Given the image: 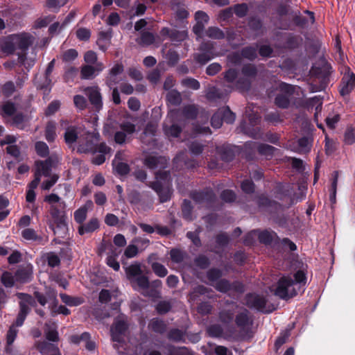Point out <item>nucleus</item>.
I'll return each instance as SVG.
<instances>
[{
  "instance_id": "54",
  "label": "nucleus",
  "mask_w": 355,
  "mask_h": 355,
  "mask_svg": "<svg viewBox=\"0 0 355 355\" xmlns=\"http://www.w3.org/2000/svg\"><path fill=\"white\" fill-rule=\"evenodd\" d=\"M241 73L245 78H255L257 75V69L252 64H246L243 66Z\"/></svg>"
},
{
  "instance_id": "46",
  "label": "nucleus",
  "mask_w": 355,
  "mask_h": 355,
  "mask_svg": "<svg viewBox=\"0 0 355 355\" xmlns=\"http://www.w3.org/2000/svg\"><path fill=\"white\" fill-rule=\"evenodd\" d=\"M264 120L267 123H271L274 125H276L277 124L280 123L284 121L278 111L268 112L265 115Z\"/></svg>"
},
{
  "instance_id": "51",
  "label": "nucleus",
  "mask_w": 355,
  "mask_h": 355,
  "mask_svg": "<svg viewBox=\"0 0 355 355\" xmlns=\"http://www.w3.org/2000/svg\"><path fill=\"white\" fill-rule=\"evenodd\" d=\"M257 46H248L242 49L241 55L243 58L250 60H254L257 57Z\"/></svg>"
},
{
  "instance_id": "6",
  "label": "nucleus",
  "mask_w": 355,
  "mask_h": 355,
  "mask_svg": "<svg viewBox=\"0 0 355 355\" xmlns=\"http://www.w3.org/2000/svg\"><path fill=\"white\" fill-rule=\"evenodd\" d=\"M199 53L194 55V60L201 65L207 64L218 55L215 53V43L211 41L202 42L198 48Z\"/></svg>"
},
{
  "instance_id": "48",
  "label": "nucleus",
  "mask_w": 355,
  "mask_h": 355,
  "mask_svg": "<svg viewBox=\"0 0 355 355\" xmlns=\"http://www.w3.org/2000/svg\"><path fill=\"white\" fill-rule=\"evenodd\" d=\"M338 173L334 171V175L332 178L331 187L329 189V200L331 203H336V191L338 184Z\"/></svg>"
},
{
  "instance_id": "47",
  "label": "nucleus",
  "mask_w": 355,
  "mask_h": 355,
  "mask_svg": "<svg viewBox=\"0 0 355 355\" xmlns=\"http://www.w3.org/2000/svg\"><path fill=\"white\" fill-rule=\"evenodd\" d=\"M249 28L256 33H259L263 28L262 20L257 17H251L248 21Z\"/></svg>"
},
{
  "instance_id": "24",
  "label": "nucleus",
  "mask_w": 355,
  "mask_h": 355,
  "mask_svg": "<svg viewBox=\"0 0 355 355\" xmlns=\"http://www.w3.org/2000/svg\"><path fill=\"white\" fill-rule=\"evenodd\" d=\"M102 69V64H98L96 67L90 64L83 65L80 69V77L85 80L92 79L95 77L96 72L98 73Z\"/></svg>"
},
{
  "instance_id": "13",
  "label": "nucleus",
  "mask_w": 355,
  "mask_h": 355,
  "mask_svg": "<svg viewBox=\"0 0 355 355\" xmlns=\"http://www.w3.org/2000/svg\"><path fill=\"white\" fill-rule=\"evenodd\" d=\"M21 234L24 240L34 242L37 245H44L49 241L48 236L38 234L36 230L31 227L24 229Z\"/></svg>"
},
{
  "instance_id": "45",
  "label": "nucleus",
  "mask_w": 355,
  "mask_h": 355,
  "mask_svg": "<svg viewBox=\"0 0 355 355\" xmlns=\"http://www.w3.org/2000/svg\"><path fill=\"white\" fill-rule=\"evenodd\" d=\"M235 318L234 311L230 309L222 310L219 313V320L223 324H229Z\"/></svg>"
},
{
  "instance_id": "5",
  "label": "nucleus",
  "mask_w": 355,
  "mask_h": 355,
  "mask_svg": "<svg viewBox=\"0 0 355 355\" xmlns=\"http://www.w3.org/2000/svg\"><path fill=\"white\" fill-rule=\"evenodd\" d=\"M294 285V281L291 276H282L280 277L276 285H272L270 290L273 294L282 300H288L291 298L295 295H297V292L295 289L289 293V288Z\"/></svg>"
},
{
  "instance_id": "17",
  "label": "nucleus",
  "mask_w": 355,
  "mask_h": 355,
  "mask_svg": "<svg viewBox=\"0 0 355 355\" xmlns=\"http://www.w3.org/2000/svg\"><path fill=\"white\" fill-rule=\"evenodd\" d=\"M138 226L142 230L143 232L147 234H153L156 232L161 236H168L172 234V230L167 226H162L156 224L155 226L150 225L139 223Z\"/></svg>"
},
{
  "instance_id": "49",
  "label": "nucleus",
  "mask_w": 355,
  "mask_h": 355,
  "mask_svg": "<svg viewBox=\"0 0 355 355\" xmlns=\"http://www.w3.org/2000/svg\"><path fill=\"white\" fill-rule=\"evenodd\" d=\"M222 117L223 122H225L227 124H232L236 119L235 114L232 112L228 106L219 110Z\"/></svg>"
},
{
  "instance_id": "19",
  "label": "nucleus",
  "mask_w": 355,
  "mask_h": 355,
  "mask_svg": "<svg viewBox=\"0 0 355 355\" xmlns=\"http://www.w3.org/2000/svg\"><path fill=\"white\" fill-rule=\"evenodd\" d=\"M258 240L265 245H270L272 243L275 245H277V241H280V238L275 232L265 230L259 232Z\"/></svg>"
},
{
  "instance_id": "55",
  "label": "nucleus",
  "mask_w": 355,
  "mask_h": 355,
  "mask_svg": "<svg viewBox=\"0 0 355 355\" xmlns=\"http://www.w3.org/2000/svg\"><path fill=\"white\" fill-rule=\"evenodd\" d=\"M36 153L41 157H46L49 155V148L44 141H37L35 144Z\"/></svg>"
},
{
  "instance_id": "15",
  "label": "nucleus",
  "mask_w": 355,
  "mask_h": 355,
  "mask_svg": "<svg viewBox=\"0 0 355 355\" xmlns=\"http://www.w3.org/2000/svg\"><path fill=\"white\" fill-rule=\"evenodd\" d=\"M355 88V74L353 72L345 74L339 85V93L343 96L349 95Z\"/></svg>"
},
{
  "instance_id": "52",
  "label": "nucleus",
  "mask_w": 355,
  "mask_h": 355,
  "mask_svg": "<svg viewBox=\"0 0 355 355\" xmlns=\"http://www.w3.org/2000/svg\"><path fill=\"white\" fill-rule=\"evenodd\" d=\"M241 189L246 194H252L256 189V185L252 180L245 179L241 182Z\"/></svg>"
},
{
  "instance_id": "8",
  "label": "nucleus",
  "mask_w": 355,
  "mask_h": 355,
  "mask_svg": "<svg viewBox=\"0 0 355 355\" xmlns=\"http://www.w3.org/2000/svg\"><path fill=\"white\" fill-rule=\"evenodd\" d=\"M214 288L216 291L222 293L233 291L238 294H243L245 291V286L242 282L236 280L231 282L227 279L219 280L214 285Z\"/></svg>"
},
{
  "instance_id": "20",
  "label": "nucleus",
  "mask_w": 355,
  "mask_h": 355,
  "mask_svg": "<svg viewBox=\"0 0 355 355\" xmlns=\"http://www.w3.org/2000/svg\"><path fill=\"white\" fill-rule=\"evenodd\" d=\"M55 60L53 59L47 65L44 72V80L42 83H36L35 85L39 89H51L52 85V80L51 78V73L55 67Z\"/></svg>"
},
{
  "instance_id": "2",
  "label": "nucleus",
  "mask_w": 355,
  "mask_h": 355,
  "mask_svg": "<svg viewBox=\"0 0 355 355\" xmlns=\"http://www.w3.org/2000/svg\"><path fill=\"white\" fill-rule=\"evenodd\" d=\"M298 88L296 85L280 82L277 87V93L274 99L275 105L280 109H288L291 103L297 105L296 98L293 96Z\"/></svg>"
},
{
  "instance_id": "44",
  "label": "nucleus",
  "mask_w": 355,
  "mask_h": 355,
  "mask_svg": "<svg viewBox=\"0 0 355 355\" xmlns=\"http://www.w3.org/2000/svg\"><path fill=\"white\" fill-rule=\"evenodd\" d=\"M206 35L211 39L222 40L225 37V33L216 26H210L206 30Z\"/></svg>"
},
{
  "instance_id": "34",
  "label": "nucleus",
  "mask_w": 355,
  "mask_h": 355,
  "mask_svg": "<svg viewBox=\"0 0 355 355\" xmlns=\"http://www.w3.org/2000/svg\"><path fill=\"white\" fill-rule=\"evenodd\" d=\"M155 37L153 33L148 31H141L140 37L136 40L137 44L142 46H148L154 44Z\"/></svg>"
},
{
  "instance_id": "9",
  "label": "nucleus",
  "mask_w": 355,
  "mask_h": 355,
  "mask_svg": "<svg viewBox=\"0 0 355 355\" xmlns=\"http://www.w3.org/2000/svg\"><path fill=\"white\" fill-rule=\"evenodd\" d=\"M255 200L259 209H263L270 214H277L282 208L281 203L270 198L266 193L257 195Z\"/></svg>"
},
{
  "instance_id": "58",
  "label": "nucleus",
  "mask_w": 355,
  "mask_h": 355,
  "mask_svg": "<svg viewBox=\"0 0 355 355\" xmlns=\"http://www.w3.org/2000/svg\"><path fill=\"white\" fill-rule=\"evenodd\" d=\"M151 268L153 272L159 277H164L168 274L167 268L159 262H153L151 264Z\"/></svg>"
},
{
  "instance_id": "11",
  "label": "nucleus",
  "mask_w": 355,
  "mask_h": 355,
  "mask_svg": "<svg viewBox=\"0 0 355 355\" xmlns=\"http://www.w3.org/2000/svg\"><path fill=\"white\" fill-rule=\"evenodd\" d=\"M190 198L197 204H212L215 202L216 196L211 188L207 187L202 190L193 191L190 193Z\"/></svg>"
},
{
  "instance_id": "38",
  "label": "nucleus",
  "mask_w": 355,
  "mask_h": 355,
  "mask_svg": "<svg viewBox=\"0 0 355 355\" xmlns=\"http://www.w3.org/2000/svg\"><path fill=\"white\" fill-rule=\"evenodd\" d=\"M56 126L54 121H49L45 128V138L49 143L53 142L56 138Z\"/></svg>"
},
{
  "instance_id": "26",
  "label": "nucleus",
  "mask_w": 355,
  "mask_h": 355,
  "mask_svg": "<svg viewBox=\"0 0 355 355\" xmlns=\"http://www.w3.org/2000/svg\"><path fill=\"white\" fill-rule=\"evenodd\" d=\"M145 165L150 169H156L157 168H165L166 165V159L162 156H148L145 159Z\"/></svg>"
},
{
  "instance_id": "43",
  "label": "nucleus",
  "mask_w": 355,
  "mask_h": 355,
  "mask_svg": "<svg viewBox=\"0 0 355 355\" xmlns=\"http://www.w3.org/2000/svg\"><path fill=\"white\" fill-rule=\"evenodd\" d=\"M166 101L171 105L178 106L182 103L181 94L178 90L172 89L167 93Z\"/></svg>"
},
{
  "instance_id": "1",
  "label": "nucleus",
  "mask_w": 355,
  "mask_h": 355,
  "mask_svg": "<svg viewBox=\"0 0 355 355\" xmlns=\"http://www.w3.org/2000/svg\"><path fill=\"white\" fill-rule=\"evenodd\" d=\"M100 140L98 132L86 131L80 135L78 145L77 146V153L80 154H95L100 153L107 154L111 148L106 145L105 142L98 144Z\"/></svg>"
},
{
  "instance_id": "39",
  "label": "nucleus",
  "mask_w": 355,
  "mask_h": 355,
  "mask_svg": "<svg viewBox=\"0 0 355 355\" xmlns=\"http://www.w3.org/2000/svg\"><path fill=\"white\" fill-rule=\"evenodd\" d=\"M168 355H193L192 351L187 347H176L168 345L167 348Z\"/></svg>"
},
{
  "instance_id": "10",
  "label": "nucleus",
  "mask_w": 355,
  "mask_h": 355,
  "mask_svg": "<svg viewBox=\"0 0 355 355\" xmlns=\"http://www.w3.org/2000/svg\"><path fill=\"white\" fill-rule=\"evenodd\" d=\"M84 94L88 98L93 108L99 112L103 108V97L98 86H89L84 89Z\"/></svg>"
},
{
  "instance_id": "41",
  "label": "nucleus",
  "mask_w": 355,
  "mask_h": 355,
  "mask_svg": "<svg viewBox=\"0 0 355 355\" xmlns=\"http://www.w3.org/2000/svg\"><path fill=\"white\" fill-rule=\"evenodd\" d=\"M123 71V66L122 64H116L110 71V78L107 80V84L109 87L116 83L114 76L121 74Z\"/></svg>"
},
{
  "instance_id": "42",
  "label": "nucleus",
  "mask_w": 355,
  "mask_h": 355,
  "mask_svg": "<svg viewBox=\"0 0 355 355\" xmlns=\"http://www.w3.org/2000/svg\"><path fill=\"white\" fill-rule=\"evenodd\" d=\"M172 9L175 10V17L178 20H183L189 17L188 10L184 6H182L180 2L173 3Z\"/></svg>"
},
{
  "instance_id": "32",
  "label": "nucleus",
  "mask_w": 355,
  "mask_h": 355,
  "mask_svg": "<svg viewBox=\"0 0 355 355\" xmlns=\"http://www.w3.org/2000/svg\"><path fill=\"white\" fill-rule=\"evenodd\" d=\"M186 331L178 328L171 329L167 334V338L175 343H185Z\"/></svg>"
},
{
  "instance_id": "31",
  "label": "nucleus",
  "mask_w": 355,
  "mask_h": 355,
  "mask_svg": "<svg viewBox=\"0 0 355 355\" xmlns=\"http://www.w3.org/2000/svg\"><path fill=\"white\" fill-rule=\"evenodd\" d=\"M49 228L53 231L55 234H58L61 238H64L68 230L66 219L60 220L53 223V224H50Z\"/></svg>"
},
{
  "instance_id": "61",
  "label": "nucleus",
  "mask_w": 355,
  "mask_h": 355,
  "mask_svg": "<svg viewBox=\"0 0 355 355\" xmlns=\"http://www.w3.org/2000/svg\"><path fill=\"white\" fill-rule=\"evenodd\" d=\"M50 214L53 220V223L59 221L60 220L66 219L67 218L64 212L61 211L56 205L51 206Z\"/></svg>"
},
{
  "instance_id": "28",
  "label": "nucleus",
  "mask_w": 355,
  "mask_h": 355,
  "mask_svg": "<svg viewBox=\"0 0 355 355\" xmlns=\"http://www.w3.org/2000/svg\"><path fill=\"white\" fill-rule=\"evenodd\" d=\"M112 33L111 31H101L98 33V37L96 44L103 52H105L111 42Z\"/></svg>"
},
{
  "instance_id": "16",
  "label": "nucleus",
  "mask_w": 355,
  "mask_h": 355,
  "mask_svg": "<svg viewBox=\"0 0 355 355\" xmlns=\"http://www.w3.org/2000/svg\"><path fill=\"white\" fill-rule=\"evenodd\" d=\"M14 37L17 49L21 51H28L35 42V37L28 33L14 34Z\"/></svg>"
},
{
  "instance_id": "53",
  "label": "nucleus",
  "mask_w": 355,
  "mask_h": 355,
  "mask_svg": "<svg viewBox=\"0 0 355 355\" xmlns=\"http://www.w3.org/2000/svg\"><path fill=\"white\" fill-rule=\"evenodd\" d=\"M206 276L209 281L212 282H216V283L222 279L223 272L219 268H211L207 272Z\"/></svg>"
},
{
  "instance_id": "22",
  "label": "nucleus",
  "mask_w": 355,
  "mask_h": 355,
  "mask_svg": "<svg viewBox=\"0 0 355 355\" xmlns=\"http://www.w3.org/2000/svg\"><path fill=\"white\" fill-rule=\"evenodd\" d=\"M100 227L99 220L97 218H92L88 222L83 223L79 225L78 232L83 236L85 234H90L97 230Z\"/></svg>"
},
{
  "instance_id": "40",
  "label": "nucleus",
  "mask_w": 355,
  "mask_h": 355,
  "mask_svg": "<svg viewBox=\"0 0 355 355\" xmlns=\"http://www.w3.org/2000/svg\"><path fill=\"white\" fill-rule=\"evenodd\" d=\"M182 113L186 119L193 120L198 116V109L195 105H188L182 108Z\"/></svg>"
},
{
  "instance_id": "59",
  "label": "nucleus",
  "mask_w": 355,
  "mask_h": 355,
  "mask_svg": "<svg viewBox=\"0 0 355 355\" xmlns=\"http://www.w3.org/2000/svg\"><path fill=\"white\" fill-rule=\"evenodd\" d=\"M167 64L168 66L174 67L176 65L180 60V55L178 53L173 50V49H169L165 56Z\"/></svg>"
},
{
  "instance_id": "36",
  "label": "nucleus",
  "mask_w": 355,
  "mask_h": 355,
  "mask_svg": "<svg viewBox=\"0 0 355 355\" xmlns=\"http://www.w3.org/2000/svg\"><path fill=\"white\" fill-rule=\"evenodd\" d=\"M125 274L128 279L132 282V280L142 274L141 265L139 263L131 264L125 268Z\"/></svg>"
},
{
  "instance_id": "29",
  "label": "nucleus",
  "mask_w": 355,
  "mask_h": 355,
  "mask_svg": "<svg viewBox=\"0 0 355 355\" xmlns=\"http://www.w3.org/2000/svg\"><path fill=\"white\" fill-rule=\"evenodd\" d=\"M16 49L14 34L8 35L1 44V51L7 55L13 54Z\"/></svg>"
},
{
  "instance_id": "62",
  "label": "nucleus",
  "mask_w": 355,
  "mask_h": 355,
  "mask_svg": "<svg viewBox=\"0 0 355 355\" xmlns=\"http://www.w3.org/2000/svg\"><path fill=\"white\" fill-rule=\"evenodd\" d=\"M170 256L173 262L180 263L185 258V252L180 249L173 248L170 251Z\"/></svg>"
},
{
  "instance_id": "7",
  "label": "nucleus",
  "mask_w": 355,
  "mask_h": 355,
  "mask_svg": "<svg viewBox=\"0 0 355 355\" xmlns=\"http://www.w3.org/2000/svg\"><path fill=\"white\" fill-rule=\"evenodd\" d=\"M245 305L251 309H256L258 311L269 313L272 310H265L268 300L263 295L256 293H249L245 296Z\"/></svg>"
},
{
  "instance_id": "60",
  "label": "nucleus",
  "mask_w": 355,
  "mask_h": 355,
  "mask_svg": "<svg viewBox=\"0 0 355 355\" xmlns=\"http://www.w3.org/2000/svg\"><path fill=\"white\" fill-rule=\"evenodd\" d=\"M236 87L241 92H248L251 88V80L245 77L239 78L236 82Z\"/></svg>"
},
{
  "instance_id": "18",
  "label": "nucleus",
  "mask_w": 355,
  "mask_h": 355,
  "mask_svg": "<svg viewBox=\"0 0 355 355\" xmlns=\"http://www.w3.org/2000/svg\"><path fill=\"white\" fill-rule=\"evenodd\" d=\"M79 129L76 125H70L67 128L64 134V140L69 148H71L76 143L78 144L80 135H81L78 131Z\"/></svg>"
},
{
  "instance_id": "37",
  "label": "nucleus",
  "mask_w": 355,
  "mask_h": 355,
  "mask_svg": "<svg viewBox=\"0 0 355 355\" xmlns=\"http://www.w3.org/2000/svg\"><path fill=\"white\" fill-rule=\"evenodd\" d=\"M193 207L189 200L184 199L182 204V218L188 221L192 220V212Z\"/></svg>"
},
{
  "instance_id": "12",
  "label": "nucleus",
  "mask_w": 355,
  "mask_h": 355,
  "mask_svg": "<svg viewBox=\"0 0 355 355\" xmlns=\"http://www.w3.org/2000/svg\"><path fill=\"white\" fill-rule=\"evenodd\" d=\"M128 329V324L124 320L119 317L114 319V321L110 328L112 340L114 342L121 343L123 340V336Z\"/></svg>"
},
{
  "instance_id": "50",
  "label": "nucleus",
  "mask_w": 355,
  "mask_h": 355,
  "mask_svg": "<svg viewBox=\"0 0 355 355\" xmlns=\"http://www.w3.org/2000/svg\"><path fill=\"white\" fill-rule=\"evenodd\" d=\"M181 85L188 89L198 90L200 87V82L191 77H187L181 80Z\"/></svg>"
},
{
  "instance_id": "25",
  "label": "nucleus",
  "mask_w": 355,
  "mask_h": 355,
  "mask_svg": "<svg viewBox=\"0 0 355 355\" xmlns=\"http://www.w3.org/2000/svg\"><path fill=\"white\" fill-rule=\"evenodd\" d=\"M302 39L293 33H288L283 44V48L287 50H295L300 46Z\"/></svg>"
},
{
  "instance_id": "14",
  "label": "nucleus",
  "mask_w": 355,
  "mask_h": 355,
  "mask_svg": "<svg viewBox=\"0 0 355 355\" xmlns=\"http://www.w3.org/2000/svg\"><path fill=\"white\" fill-rule=\"evenodd\" d=\"M148 187L156 192L160 202L164 203L171 200L173 192L169 186H164L161 182L154 181L149 182Z\"/></svg>"
},
{
  "instance_id": "57",
  "label": "nucleus",
  "mask_w": 355,
  "mask_h": 355,
  "mask_svg": "<svg viewBox=\"0 0 355 355\" xmlns=\"http://www.w3.org/2000/svg\"><path fill=\"white\" fill-rule=\"evenodd\" d=\"M232 9L234 13L239 18L245 17L249 10L248 6L245 3L235 4Z\"/></svg>"
},
{
  "instance_id": "23",
  "label": "nucleus",
  "mask_w": 355,
  "mask_h": 355,
  "mask_svg": "<svg viewBox=\"0 0 355 355\" xmlns=\"http://www.w3.org/2000/svg\"><path fill=\"white\" fill-rule=\"evenodd\" d=\"M227 94L215 86H210L207 88L205 94L206 98L209 101H216L218 100H224Z\"/></svg>"
},
{
  "instance_id": "3",
  "label": "nucleus",
  "mask_w": 355,
  "mask_h": 355,
  "mask_svg": "<svg viewBox=\"0 0 355 355\" xmlns=\"http://www.w3.org/2000/svg\"><path fill=\"white\" fill-rule=\"evenodd\" d=\"M234 322L239 329V336L242 340H248L253 337L252 326L253 324V319L250 311L243 309L239 312L234 318Z\"/></svg>"
},
{
  "instance_id": "56",
  "label": "nucleus",
  "mask_w": 355,
  "mask_h": 355,
  "mask_svg": "<svg viewBox=\"0 0 355 355\" xmlns=\"http://www.w3.org/2000/svg\"><path fill=\"white\" fill-rule=\"evenodd\" d=\"M15 276L18 281L23 283L30 282L32 277L31 272L26 268L18 269L15 272Z\"/></svg>"
},
{
  "instance_id": "21",
  "label": "nucleus",
  "mask_w": 355,
  "mask_h": 355,
  "mask_svg": "<svg viewBox=\"0 0 355 355\" xmlns=\"http://www.w3.org/2000/svg\"><path fill=\"white\" fill-rule=\"evenodd\" d=\"M216 152L219 155L222 161L230 162L235 157V151L232 146L224 144L216 147Z\"/></svg>"
},
{
  "instance_id": "64",
  "label": "nucleus",
  "mask_w": 355,
  "mask_h": 355,
  "mask_svg": "<svg viewBox=\"0 0 355 355\" xmlns=\"http://www.w3.org/2000/svg\"><path fill=\"white\" fill-rule=\"evenodd\" d=\"M112 165L116 173L120 175H125L130 172V166L125 162H120L115 164V162L113 161Z\"/></svg>"
},
{
  "instance_id": "30",
  "label": "nucleus",
  "mask_w": 355,
  "mask_h": 355,
  "mask_svg": "<svg viewBox=\"0 0 355 355\" xmlns=\"http://www.w3.org/2000/svg\"><path fill=\"white\" fill-rule=\"evenodd\" d=\"M148 328L156 334H163L166 331L167 325L163 320L153 318L148 323Z\"/></svg>"
},
{
  "instance_id": "35",
  "label": "nucleus",
  "mask_w": 355,
  "mask_h": 355,
  "mask_svg": "<svg viewBox=\"0 0 355 355\" xmlns=\"http://www.w3.org/2000/svg\"><path fill=\"white\" fill-rule=\"evenodd\" d=\"M60 297L63 303L69 306H77L84 302V300L81 297H73L66 293H60Z\"/></svg>"
},
{
  "instance_id": "4",
  "label": "nucleus",
  "mask_w": 355,
  "mask_h": 355,
  "mask_svg": "<svg viewBox=\"0 0 355 355\" xmlns=\"http://www.w3.org/2000/svg\"><path fill=\"white\" fill-rule=\"evenodd\" d=\"M17 297L20 300L19 302V311L17 315L15 322L12 325L15 327L23 325L27 315L31 312L30 306L35 307L37 306L36 300L30 294L25 293H17Z\"/></svg>"
},
{
  "instance_id": "27",
  "label": "nucleus",
  "mask_w": 355,
  "mask_h": 355,
  "mask_svg": "<svg viewBox=\"0 0 355 355\" xmlns=\"http://www.w3.org/2000/svg\"><path fill=\"white\" fill-rule=\"evenodd\" d=\"M53 162L51 157H48L45 160H37L35 163L36 170H40L42 175L44 177H49L51 176Z\"/></svg>"
},
{
  "instance_id": "33",
  "label": "nucleus",
  "mask_w": 355,
  "mask_h": 355,
  "mask_svg": "<svg viewBox=\"0 0 355 355\" xmlns=\"http://www.w3.org/2000/svg\"><path fill=\"white\" fill-rule=\"evenodd\" d=\"M36 348L42 355H47L49 352L54 353L59 349L57 345L46 341L38 342Z\"/></svg>"
},
{
  "instance_id": "63",
  "label": "nucleus",
  "mask_w": 355,
  "mask_h": 355,
  "mask_svg": "<svg viewBox=\"0 0 355 355\" xmlns=\"http://www.w3.org/2000/svg\"><path fill=\"white\" fill-rule=\"evenodd\" d=\"M275 150L276 148L274 146L266 144H260L257 146L259 154L266 157H272Z\"/></svg>"
}]
</instances>
